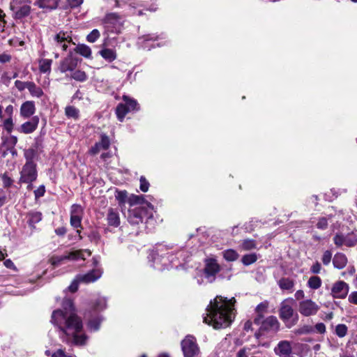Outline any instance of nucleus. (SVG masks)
<instances>
[{
  "label": "nucleus",
  "mask_w": 357,
  "mask_h": 357,
  "mask_svg": "<svg viewBox=\"0 0 357 357\" xmlns=\"http://www.w3.org/2000/svg\"><path fill=\"white\" fill-rule=\"evenodd\" d=\"M257 259V255L255 253H250L243 256L241 261L245 266H249L254 264Z\"/></svg>",
  "instance_id": "obj_39"
},
{
  "label": "nucleus",
  "mask_w": 357,
  "mask_h": 357,
  "mask_svg": "<svg viewBox=\"0 0 357 357\" xmlns=\"http://www.w3.org/2000/svg\"><path fill=\"white\" fill-rule=\"evenodd\" d=\"M82 216L70 215V225L75 228L81 227Z\"/></svg>",
  "instance_id": "obj_53"
},
{
  "label": "nucleus",
  "mask_w": 357,
  "mask_h": 357,
  "mask_svg": "<svg viewBox=\"0 0 357 357\" xmlns=\"http://www.w3.org/2000/svg\"><path fill=\"white\" fill-rule=\"evenodd\" d=\"M62 307L54 310L51 317V323L59 328L60 339L70 346H86L89 337L83 332L82 319L76 314L73 301L63 299Z\"/></svg>",
  "instance_id": "obj_1"
},
{
  "label": "nucleus",
  "mask_w": 357,
  "mask_h": 357,
  "mask_svg": "<svg viewBox=\"0 0 357 357\" xmlns=\"http://www.w3.org/2000/svg\"><path fill=\"white\" fill-rule=\"evenodd\" d=\"M333 241L337 247H342L343 245L354 247L357 244V236L354 233L347 234L337 233L333 238Z\"/></svg>",
  "instance_id": "obj_13"
},
{
  "label": "nucleus",
  "mask_w": 357,
  "mask_h": 357,
  "mask_svg": "<svg viewBox=\"0 0 357 357\" xmlns=\"http://www.w3.org/2000/svg\"><path fill=\"white\" fill-rule=\"evenodd\" d=\"M83 209L79 204H73L70 208V215L82 216Z\"/></svg>",
  "instance_id": "obj_51"
},
{
  "label": "nucleus",
  "mask_w": 357,
  "mask_h": 357,
  "mask_svg": "<svg viewBox=\"0 0 357 357\" xmlns=\"http://www.w3.org/2000/svg\"><path fill=\"white\" fill-rule=\"evenodd\" d=\"M149 187V183L144 176L140 177V190L143 192H147Z\"/></svg>",
  "instance_id": "obj_59"
},
{
  "label": "nucleus",
  "mask_w": 357,
  "mask_h": 357,
  "mask_svg": "<svg viewBox=\"0 0 357 357\" xmlns=\"http://www.w3.org/2000/svg\"><path fill=\"white\" fill-rule=\"evenodd\" d=\"M107 224L109 226L117 227L120 225V218L118 211L112 208L108 209L107 215Z\"/></svg>",
  "instance_id": "obj_25"
},
{
  "label": "nucleus",
  "mask_w": 357,
  "mask_h": 357,
  "mask_svg": "<svg viewBox=\"0 0 357 357\" xmlns=\"http://www.w3.org/2000/svg\"><path fill=\"white\" fill-rule=\"evenodd\" d=\"M223 257L228 261H234L238 257L237 252L233 249H228L222 252Z\"/></svg>",
  "instance_id": "obj_36"
},
{
  "label": "nucleus",
  "mask_w": 357,
  "mask_h": 357,
  "mask_svg": "<svg viewBox=\"0 0 357 357\" xmlns=\"http://www.w3.org/2000/svg\"><path fill=\"white\" fill-rule=\"evenodd\" d=\"M36 151L33 149H29L24 151V158L26 162H33V159L35 158Z\"/></svg>",
  "instance_id": "obj_48"
},
{
  "label": "nucleus",
  "mask_w": 357,
  "mask_h": 357,
  "mask_svg": "<svg viewBox=\"0 0 357 357\" xmlns=\"http://www.w3.org/2000/svg\"><path fill=\"white\" fill-rule=\"evenodd\" d=\"M100 34L98 29L92 30L86 36V40L89 43H95L100 37Z\"/></svg>",
  "instance_id": "obj_49"
},
{
  "label": "nucleus",
  "mask_w": 357,
  "mask_h": 357,
  "mask_svg": "<svg viewBox=\"0 0 357 357\" xmlns=\"http://www.w3.org/2000/svg\"><path fill=\"white\" fill-rule=\"evenodd\" d=\"M38 176L36 164L35 162H26L20 172V182L28 183L29 188L32 187L31 183Z\"/></svg>",
  "instance_id": "obj_8"
},
{
  "label": "nucleus",
  "mask_w": 357,
  "mask_h": 357,
  "mask_svg": "<svg viewBox=\"0 0 357 357\" xmlns=\"http://www.w3.org/2000/svg\"><path fill=\"white\" fill-rule=\"evenodd\" d=\"M278 284L281 289L287 290L291 292L293 291L294 282L288 278H282L278 280Z\"/></svg>",
  "instance_id": "obj_28"
},
{
  "label": "nucleus",
  "mask_w": 357,
  "mask_h": 357,
  "mask_svg": "<svg viewBox=\"0 0 357 357\" xmlns=\"http://www.w3.org/2000/svg\"><path fill=\"white\" fill-rule=\"evenodd\" d=\"M52 60L49 59H41L38 61L39 70L42 73L50 74L51 72V66Z\"/></svg>",
  "instance_id": "obj_29"
},
{
  "label": "nucleus",
  "mask_w": 357,
  "mask_h": 357,
  "mask_svg": "<svg viewBox=\"0 0 357 357\" xmlns=\"http://www.w3.org/2000/svg\"><path fill=\"white\" fill-rule=\"evenodd\" d=\"M235 303L236 299L234 297L227 298L217 296L207 306L204 322L213 326L214 328L229 326L235 317Z\"/></svg>",
  "instance_id": "obj_2"
},
{
  "label": "nucleus",
  "mask_w": 357,
  "mask_h": 357,
  "mask_svg": "<svg viewBox=\"0 0 357 357\" xmlns=\"http://www.w3.org/2000/svg\"><path fill=\"white\" fill-rule=\"evenodd\" d=\"M79 59L73 56L72 54H68L66 58L60 61L57 70L61 73H72L77 67Z\"/></svg>",
  "instance_id": "obj_14"
},
{
  "label": "nucleus",
  "mask_w": 357,
  "mask_h": 357,
  "mask_svg": "<svg viewBox=\"0 0 357 357\" xmlns=\"http://www.w3.org/2000/svg\"><path fill=\"white\" fill-rule=\"evenodd\" d=\"M332 218V215H328V218L322 217L319 218L318 222L317 223V227L319 229L324 230L327 229L328 222V219H331Z\"/></svg>",
  "instance_id": "obj_45"
},
{
  "label": "nucleus",
  "mask_w": 357,
  "mask_h": 357,
  "mask_svg": "<svg viewBox=\"0 0 357 357\" xmlns=\"http://www.w3.org/2000/svg\"><path fill=\"white\" fill-rule=\"evenodd\" d=\"M220 271V265L215 259H208L205 261L204 275L207 281L210 283L214 282L216 274Z\"/></svg>",
  "instance_id": "obj_12"
},
{
  "label": "nucleus",
  "mask_w": 357,
  "mask_h": 357,
  "mask_svg": "<svg viewBox=\"0 0 357 357\" xmlns=\"http://www.w3.org/2000/svg\"><path fill=\"white\" fill-rule=\"evenodd\" d=\"M65 114L68 118L78 119L79 111L74 106H67L65 109Z\"/></svg>",
  "instance_id": "obj_37"
},
{
  "label": "nucleus",
  "mask_w": 357,
  "mask_h": 357,
  "mask_svg": "<svg viewBox=\"0 0 357 357\" xmlns=\"http://www.w3.org/2000/svg\"><path fill=\"white\" fill-rule=\"evenodd\" d=\"M76 51L84 57H89L91 54V50L85 45H78L76 48Z\"/></svg>",
  "instance_id": "obj_44"
},
{
  "label": "nucleus",
  "mask_w": 357,
  "mask_h": 357,
  "mask_svg": "<svg viewBox=\"0 0 357 357\" xmlns=\"http://www.w3.org/2000/svg\"><path fill=\"white\" fill-rule=\"evenodd\" d=\"M349 284L342 280L335 282L331 287V296L334 298H344L348 294Z\"/></svg>",
  "instance_id": "obj_17"
},
{
  "label": "nucleus",
  "mask_w": 357,
  "mask_h": 357,
  "mask_svg": "<svg viewBox=\"0 0 357 357\" xmlns=\"http://www.w3.org/2000/svg\"><path fill=\"white\" fill-rule=\"evenodd\" d=\"M261 323L259 331L255 333L257 338L268 332H277L280 328V323L275 316H269L264 319Z\"/></svg>",
  "instance_id": "obj_10"
},
{
  "label": "nucleus",
  "mask_w": 357,
  "mask_h": 357,
  "mask_svg": "<svg viewBox=\"0 0 357 357\" xmlns=\"http://www.w3.org/2000/svg\"><path fill=\"white\" fill-rule=\"evenodd\" d=\"M321 280L318 276H312L307 281V285L312 289H319L321 287Z\"/></svg>",
  "instance_id": "obj_38"
},
{
  "label": "nucleus",
  "mask_w": 357,
  "mask_h": 357,
  "mask_svg": "<svg viewBox=\"0 0 357 357\" xmlns=\"http://www.w3.org/2000/svg\"><path fill=\"white\" fill-rule=\"evenodd\" d=\"M123 100L125 102L124 105H126V107L130 112L137 111L139 109L138 104L135 100L130 98L127 96H123Z\"/></svg>",
  "instance_id": "obj_33"
},
{
  "label": "nucleus",
  "mask_w": 357,
  "mask_h": 357,
  "mask_svg": "<svg viewBox=\"0 0 357 357\" xmlns=\"http://www.w3.org/2000/svg\"><path fill=\"white\" fill-rule=\"evenodd\" d=\"M102 274V269L96 268L86 273L77 275V280L85 284L94 282L101 277Z\"/></svg>",
  "instance_id": "obj_20"
},
{
  "label": "nucleus",
  "mask_w": 357,
  "mask_h": 357,
  "mask_svg": "<svg viewBox=\"0 0 357 357\" xmlns=\"http://www.w3.org/2000/svg\"><path fill=\"white\" fill-rule=\"evenodd\" d=\"M29 82H22L20 80H16L15 82V86L20 91H22L25 89H28Z\"/></svg>",
  "instance_id": "obj_57"
},
{
  "label": "nucleus",
  "mask_w": 357,
  "mask_h": 357,
  "mask_svg": "<svg viewBox=\"0 0 357 357\" xmlns=\"http://www.w3.org/2000/svg\"><path fill=\"white\" fill-rule=\"evenodd\" d=\"M153 207L151 204L146 202L145 205L135 206L128 210V221L131 225H139L145 220V224L153 221Z\"/></svg>",
  "instance_id": "obj_3"
},
{
  "label": "nucleus",
  "mask_w": 357,
  "mask_h": 357,
  "mask_svg": "<svg viewBox=\"0 0 357 357\" xmlns=\"http://www.w3.org/2000/svg\"><path fill=\"white\" fill-rule=\"evenodd\" d=\"M268 307V302H262L256 307V312L258 313L257 317L255 319V324H259L261 319L263 318V313L265 312Z\"/></svg>",
  "instance_id": "obj_30"
},
{
  "label": "nucleus",
  "mask_w": 357,
  "mask_h": 357,
  "mask_svg": "<svg viewBox=\"0 0 357 357\" xmlns=\"http://www.w3.org/2000/svg\"><path fill=\"white\" fill-rule=\"evenodd\" d=\"M39 118L37 116H33L31 121L22 123L18 128L20 132L24 134H30L33 132L38 128Z\"/></svg>",
  "instance_id": "obj_21"
},
{
  "label": "nucleus",
  "mask_w": 357,
  "mask_h": 357,
  "mask_svg": "<svg viewBox=\"0 0 357 357\" xmlns=\"http://www.w3.org/2000/svg\"><path fill=\"white\" fill-rule=\"evenodd\" d=\"M321 266L319 261L314 262L310 267V271L314 274H318L321 272Z\"/></svg>",
  "instance_id": "obj_60"
},
{
  "label": "nucleus",
  "mask_w": 357,
  "mask_h": 357,
  "mask_svg": "<svg viewBox=\"0 0 357 357\" xmlns=\"http://www.w3.org/2000/svg\"><path fill=\"white\" fill-rule=\"evenodd\" d=\"M116 199L120 204H125L128 202L127 192L126 191H116L115 195Z\"/></svg>",
  "instance_id": "obj_46"
},
{
  "label": "nucleus",
  "mask_w": 357,
  "mask_h": 357,
  "mask_svg": "<svg viewBox=\"0 0 357 357\" xmlns=\"http://www.w3.org/2000/svg\"><path fill=\"white\" fill-rule=\"evenodd\" d=\"M33 97L40 98L44 93L42 89L38 86L34 82H30L27 89Z\"/></svg>",
  "instance_id": "obj_31"
},
{
  "label": "nucleus",
  "mask_w": 357,
  "mask_h": 357,
  "mask_svg": "<svg viewBox=\"0 0 357 357\" xmlns=\"http://www.w3.org/2000/svg\"><path fill=\"white\" fill-rule=\"evenodd\" d=\"M349 303L357 305V291L351 292L348 297Z\"/></svg>",
  "instance_id": "obj_63"
},
{
  "label": "nucleus",
  "mask_w": 357,
  "mask_h": 357,
  "mask_svg": "<svg viewBox=\"0 0 357 357\" xmlns=\"http://www.w3.org/2000/svg\"><path fill=\"white\" fill-rule=\"evenodd\" d=\"M333 264L335 268L337 269H342L347 264V258L344 254L337 252L333 257Z\"/></svg>",
  "instance_id": "obj_26"
},
{
  "label": "nucleus",
  "mask_w": 357,
  "mask_h": 357,
  "mask_svg": "<svg viewBox=\"0 0 357 357\" xmlns=\"http://www.w3.org/2000/svg\"><path fill=\"white\" fill-rule=\"evenodd\" d=\"M181 344L184 357H195L199 353V349L197 344V340L192 335H187L181 341Z\"/></svg>",
  "instance_id": "obj_9"
},
{
  "label": "nucleus",
  "mask_w": 357,
  "mask_h": 357,
  "mask_svg": "<svg viewBox=\"0 0 357 357\" xmlns=\"http://www.w3.org/2000/svg\"><path fill=\"white\" fill-rule=\"evenodd\" d=\"M71 42L72 38L70 34L63 31H60L52 38V45L56 47L61 48L63 51L67 50L68 45Z\"/></svg>",
  "instance_id": "obj_16"
},
{
  "label": "nucleus",
  "mask_w": 357,
  "mask_h": 357,
  "mask_svg": "<svg viewBox=\"0 0 357 357\" xmlns=\"http://www.w3.org/2000/svg\"><path fill=\"white\" fill-rule=\"evenodd\" d=\"M82 283L79 282V280H77V275L76 276L75 279L71 282L70 286L68 287L69 291L71 292H75L78 289V284Z\"/></svg>",
  "instance_id": "obj_61"
},
{
  "label": "nucleus",
  "mask_w": 357,
  "mask_h": 357,
  "mask_svg": "<svg viewBox=\"0 0 357 357\" xmlns=\"http://www.w3.org/2000/svg\"><path fill=\"white\" fill-rule=\"evenodd\" d=\"M107 307V302L105 298H100L95 303L94 308L96 310H102Z\"/></svg>",
  "instance_id": "obj_55"
},
{
  "label": "nucleus",
  "mask_w": 357,
  "mask_h": 357,
  "mask_svg": "<svg viewBox=\"0 0 357 357\" xmlns=\"http://www.w3.org/2000/svg\"><path fill=\"white\" fill-rule=\"evenodd\" d=\"M106 40L102 44L103 47L99 51V54L107 61L112 62L117 58L115 50L107 48Z\"/></svg>",
  "instance_id": "obj_23"
},
{
  "label": "nucleus",
  "mask_w": 357,
  "mask_h": 357,
  "mask_svg": "<svg viewBox=\"0 0 357 357\" xmlns=\"http://www.w3.org/2000/svg\"><path fill=\"white\" fill-rule=\"evenodd\" d=\"M45 192V187L44 185H40L36 190H34V195L36 199L43 197Z\"/></svg>",
  "instance_id": "obj_58"
},
{
  "label": "nucleus",
  "mask_w": 357,
  "mask_h": 357,
  "mask_svg": "<svg viewBox=\"0 0 357 357\" xmlns=\"http://www.w3.org/2000/svg\"><path fill=\"white\" fill-rule=\"evenodd\" d=\"M131 206L136 204L145 205L146 202H144V196L132 195L128 198L127 202Z\"/></svg>",
  "instance_id": "obj_35"
},
{
  "label": "nucleus",
  "mask_w": 357,
  "mask_h": 357,
  "mask_svg": "<svg viewBox=\"0 0 357 357\" xmlns=\"http://www.w3.org/2000/svg\"><path fill=\"white\" fill-rule=\"evenodd\" d=\"M36 112V106L33 101L27 100L20 107V115L24 119L31 117Z\"/></svg>",
  "instance_id": "obj_22"
},
{
  "label": "nucleus",
  "mask_w": 357,
  "mask_h": 357,
  "mask_svg": "<svg viewBox=\"0 0 357 357\" xmlns=\"http://www.w3.org/2000/svg\"><path fill=\"white\" fill-rule=\"evenodd\" d=\"M101 319L99 317L91 319L88 321L87 326L92 331H97L100 328Z\"/></svg>",
  "instance_id": "obj_43"
},
{
  "label": "nucleus",
  "mask_w": 357,
  "mask_h": 357,
  "mask_svg": "<svg viewBox=\"0 0 357 357\" xmlns=\"http://www.w3.org/2000/svg\"><path fill=\"white\" fill-rule=\"evenodd\" d=\"M14 127L13 119V118L8 117L3 121V128L8 132L10 133Z\"/></svg>",
  "instance_id": "obj_52"
},
{
  "label": "nucleus",
  "mask_w": 357,
  "mask_h": 357,
  "mask_svg": "<svg viewBox=\"0 0 357 357\" xmlns=\"http://www.w3.org/2000/svg\"><path fill=\"white\" fill-rule=\"evenodd\" d=\"M102 24L104 28V34L107 37L109 33H121L123 23L121 17L116 13H107L102 20Z\"/></svg>",
  "instance_id": "obj_6"
},
{
  "label": "nucleus",
  "mask_w": 357,
  "mask_h": 357,
  "mask_svg": "<svg viewBox=\"0 0 357 357\" xmlns=\"http://www.w3.org/2000/svg\"><path fill=\"white\" fill-rule=\"evenodd\" d=\"M1 178L4 188H9L13 185V179L10 178L6 174H2Z\"/></svg>",
  "instance_id": "obj_56"
},
{
  "label": "nucleus",
  "mask_w": 357,
  "mask_h": 357,
  "mask_svg": "<svg viewBox=\"0 0 357 357\" xmlns=\"http://www.w3.org/2000/svg\"><path fill=\"white\" fill-rule=\"evenodd\" d=\"M347 333V327L345 324H338L335 327V334L340 337H343Z\"/></svg>",
  "instance_id": "obj_47"
},
{
  "label": "nucleus",
  "mask_w": 357,
  "mask_h": 357,
  "mask_svg": "<svg viewBox=\"0 0 357 357\" xmlns=\"http://www.w3.org/2000/svg\"><path fill=\"white\" fill-rule=\"evenodd\" d=\"M70 79H75L77 82H83L87 79L88 76L84 71L75 69L70 73Z\"/></svg>",
  "instance_id": "obj_32"
},
{
  "label": "nucleus",
  "mask_w": 357,
  "mask_h": 357,
  "mask_svg": "<svg viewBox=\"0 0 357 357\" xmlns=\"http://www.w3.org/2000/svg\"><path fill=\"white\" fill-rule=\"evenodd\" d=\"M274 352L279 357H294L291 343L287 340L280 341L275 347Z\"/></svg>",
  "instance_id": "obj_19"
},
{
  "label": "nucleus",
  "mask_w": 357,
  "mask_h": 357,
  "mask_svg": "<svg viewBox=\"0 0 357 357\" xmlns=\"http://www.w3.org/2000/svg\"><path fill=\"white\" fill-rule=\"evenodd\" d=\"M52 357H72L70 355H67L63 349H58L52 355Z\"/></svg>",
  "instance_id": "obj_64"
},
{
  "label": "nucleus",
  "mask_w": 357,
  "mask_h": 357,
  "mask_svg": "<svg viewBox=\"0 0 357 357\" xmlns=\"http://www.w3.org/2000/svg\"><path fill=\"white\" fill-rule=\"evenodd\" d=\"M84 253H86L87 256L91 255V252L88 250H86L84 251H82V250L73 251V252H69L68 254H67L66 255L54 258L52 264L53 265H59L63 260H66V259H68V260H76L78 259H85Z\"/></svg>",
  "instance_id": "obj_18"
},
{
  "label": "nucleus",
  "mask_w": 357,
  "mask_h": 357,
  "mask_svg": "<svg viewBox=\"0 0 357 357\" xmlns=\"http://www.w3.org/2000/svg\"><path fill=\"white\" fill-rule=\"evenodd\" d=\"M293 302L292 298L284 300L279 310L280 318L289 328L295 326L298 321V315L293 308Z\"/></svg>",
  "instance_id": "obj_5"
},
{
  "label": "nucleus",
  "mask_w": 357,
  "mask_h": 357,
  "mask_svg": "<svg viewBox=\"0 0 357 357\" xmlns=\"http://www.w3.org/2000/svg\"><path fill=\"white\" fill-rule=\"evenodd\" d=\"M59 1V0H37L35 2V5L40 8L51 11L57 8Z\"/></svg>",
  "instance_id": "obj_24"
},
{
  "label": "nucleus",
  "mask_w": 357,
  "mask_h": 357,
  "mask_svg": "<svg viewBox=\"0 0 357 357\" xmlns=\"http://www.w3.org/2000/svg\"><path fill=\"white\" fill-rule=\"evenodd\" d=\"M71 42L72 38L70 34L63 31H60L52 38V45L56 47L61 48L63 51L67 50L68 45Z\"/></svg>",
  "instance_id": "obj_15"
},
{
  "label": "nucleus",
  "mask_w": 357,
  "mask_h": 357,
  "mask_svg": "<svg viewBox=\"0 0 357 357\" xmlns=\"http://www.w3.org/2000/svg\"><path fill=\"white\" fill-rule=\"evenodd\" d=\"M130 112L129 109L126 107L123 103H120L118 105L116 109V114L118 119L120 121H123L125 116L127 113Z\"/></svg>",
  "instance_id": "obj_34"
},
{
  "label": "nucleus",
  "mask_w": 357,
  "mask_h": 357,
  "mask_svg": "<svg viewBox=\"0 0 357 357\" xmlns=\"http://www.w3.org/2000/svg\"><path fill=\"white\" fill-rule=\"evenodd\" d=\"M172 249V245L159 244L155 247L153 256V267L155 268L158 270L165 268L168 266L167 261L172 262L174 261L172 252H169Z\"/></svg>",
  "instance_id": "obj_4"
},
{
  "label": "nucleus",
  "mask_w": 357,
  "mask_h": 357,
  "mask_svg": "<svg viewBox=\"0 0 357 357\" xmlns=\"http://www.w3.org/2000/svg\"><path fill=\"white\" fill-rule=\"evenodd\" d=\"M156 39H157V36H155L154 35L149 34V35L143 36L142 37L139 38L137 43L142 48L146 49V47H148V46L146 44V42H148L149 40H155Z\"/></svg>",
  "instance_id": "obj_41"
},
{
  "label": "nucleus",
  "mask_w": 357,
  "mask_h": 357,
  "mask_svg": "<svg viewBox=\"0 0 357 357\" xmlns=\"http://www.w3.org/2000/svg\"><path fill=\"white\" fill-rule=\"evenodd\" d=\"M315 330L320 334H324L326 332V326L323 323H318L314 326Z\"/></svg>",
  "instance_id": "obj_62"
},
{
  "label": "nucleus",
  "mask_w": 357,
  "mask_h": 357,
  "mask_svg": "<svg viewBox=\"0 0 357 357\" xmlns=\"http://www.w3.org/2000/svg\"><path fill=\"white\" fill-rule=\"evenodd\" d=\"M31 0H13L10 3V9L15 20H21L31 13Z\"/></svg>",
  "instance_id": "obj_7"
},
{
  "label": "nucleus",
  "mask_w": 357,
  "mask_h": 357,
  "mask_svg": "<svg viewBox=\"0 0 357 357\" xmlns=\"http://www.w3.org/2000/svg\"><path fill=\"white\" fill-rule=\"evenodd\" d=\"M27 223L31 227H34L36 223L42 220V213L38 211H29L26 215Z\"/></svg>",
  "instance_id": "obj_27"
},
{
  "label": "nucleus",
  "mask_w": 357,
  "mask_h": 357,
  "mask_svg": "<svg viewBox=\"0 0 357 357\" xmlns=\"http://www.w3.org/2000/svg\"><path fill=\"white\" fill-rule=\"evenodd\" d=\"M102 150H107L110 146V140L109 137L105 134L100 135V140L97 142Z\"/></svg>",
  "instance_id": "obj_42"
},
{
  "label": "nucleus",
  "mask_w": 357,
  "mask_h": 357,
  "mask_svg": "<svg viewBox=\"0 0 357 357\" xmlns=\"http://www.w3.org/2000/svg\"><path fill=\"white\" fill-rule=\"evenodd\" d=\"M313 331V328L310 326H303L299 328H297L294 331L295 334L296 335H303V334H308L311 333Z\"/></svg>",
  "instance_id": "obj_50"
},
{
  "label": "nucleus",
  "mask_w": 357,
  "mask_h": 357,
  "mask_svg": "<svg viewBox=\"0 0 357 357\" xmlns=\"http://www.w3.org/2000/svg\"><path fill=\"white\" fill-rule=\"evenodd\" d=\"M241 246L243 250H251L256 248L257 243L253 239H245L242 241Z\"/></svg>",
  "instance_id": "obj_40"
},
{
  "label": "nucleus",
  "mask_w": 357,
  "mask_h": 357,
  "mask_svg": "<svg viewBox=\"0 0 357 357\" xmlns=\"http://www.w3.org/2000/svg\"><path fill=\"white\" fill-rule=\"evenodd\" d=\"M332 252L330 250H326L321 257V261L324 265L328 266L332 259Z\"/></svg>",
  "instance_id": "obj_54"
},
{
  "label": "nucleus",
  "mask_w": 357,
  "mask_h": 357,
  "mask_svg": "<svg viewBox=\"0 0 357 357\" xmlns=\"http://www.w3.org/2000/svg\"><path fill=\"white\" fill-rule=\"evenodd\" d=\"M319 309L320 306L310 298L303 299L298 303V312L304 317L314 316Z\"/></svg>",
  "instance_id": "obj_11"
}]
</instances>
